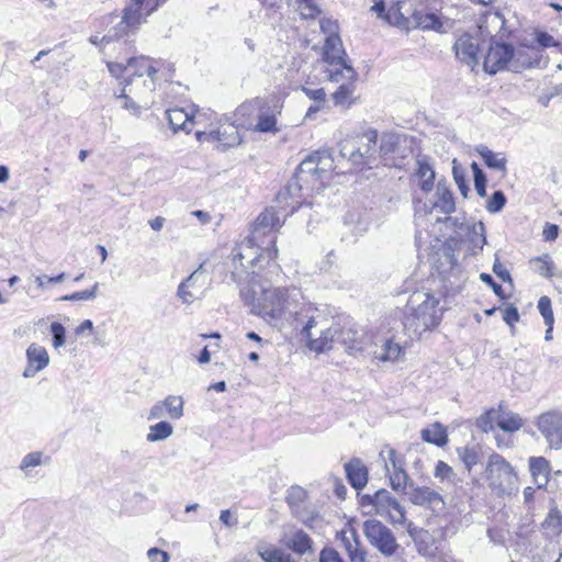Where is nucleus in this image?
Returning a JSON list of instances; mask_svg holds the SVG:
<instances>
[{"label": "nucleus", "instance_id": "obj_1", "mask_svg": "<svg viewBox=\"0 0 562 562\" xmlns=\"http://www.w3.org/2000/svg\"><path fill=\"white\" fill-rule=\"evenodd\" d=\"M292 326L300 331L310 350L319 353L334 348L338 324L329 325L326 311L313 303L303 302L300 310L294 311Z\"/></svg>", "mask_w": 562, "mask_h": 562}, {"label": "nucleus", "instance_id": "obj_2", "mask_svg": "<svg viewBox=\"0 0 562 562\" xmlns=\"http://www.w3.org/2000/svg\"><path fill=\"white\" fill-rule=\"evenodd\" d=\"M263 244L265 241L249 236L235 246L232 251V277L236 282L255 284L263 262L268 265L276 259L278 249L274 247V238L267 241L266 247Z\"/></svg>", "mask_w": 562, "mask_h": 562}, {"label": "nucleus", "instance_id": "obj_3", "mask_svg": "<svg viewBox=\"0 0 562 562\" xmlns=\"http://www.w3.org/2000/svg\"><path fill=\"white\" fill-rule=\"evenodd\" d=\"M439 299L425 291L414 292L406 304L403 326L409 335H422L436 327L441 319Z\"/></svg>", "mask_w": 562, "mask_h": 562}, {"label": "nucleus", "instance_id": "obj_4", "mask_svg": "<svg viewBox=\"0 0 562 562\" xmlns=\"http://www.w3.org/2000/svg\"><path fill=\"white\" fill-rule=\"evenodd\" d=\"M302 297L296 289L262 288L261 294L252 304L251 312L267 321L281 319L289 315L294 319V311H299Z\"/></svg>", "mask_w": 562, "mask_h": 562}, {"label": "nucleus", "instance_id": "obj_5", "mask_svg": "<svg viewBox=\"0 0 562 562\" xmlns=\"http://www.w3.org/2000/svg\"><path fill=\"white\" fill-rule=\"evenodd\" d=\"M234 123L247 131L260 133H278L277 113L261 99H252L241 103L233 114Z\"/></svg>", "mask_w": 562, "mask_h": 562}, {"label": "nucleus", "instance_id": "obj_6", "mask_svg": "<svg viewBox=\"0 0 562 562\" xmlns=\"http://www.w3.org/2000/svg\"><path fill=\"white\" fill-rule=\"evenodd\" d=\"M108 69L115 78L126 77V86H133L138 79L143 80L144 88L151 92L156 88V75L160 68V61L149 57L140 56L128 58L124 64L122 61H108Z\"/></svg>", "mask_w": 562, "mask_h": 562}, {"label": "nucleus", "instance_id": "obj_7", "mask_svg": "<svg viewBox=\"0 0 562 562\" xmlns=\"http://www.w3.org/2000/svg\"><path fill=\"white\" fill-rule=\"evenodd\" d=\"M378 132L368 130L347 137L340 143V155L355 166L373 168L379 166Z\"/></svg>", "mask_w": 562, "mask_h": 562}, {"label": "nucleus", "instance_id": "obj_8", "mask_svg": "<svg viewBox=\"0 0 562 562\" xmlns=\"http://www.w3.org/2000/svg\"><path fill=\"white\" fill-rule=\"evenodd\" d=\"M322 61L325 64L324 72L328 80L350 79L356 76V70L348 61L340 36L325 38Z\"/></svg>", "mask_w": 562, "mask_h": 562}, {"label": "nucleus", "instance_id": "obj_9", "mask_svg": "<svg viewBox=\"0 0 562 562\" xmlns=\"http://www.w3.org/2000/svg\"><path fill=\"white\" fill-rule=\"evenodd\" d=\"M490 488L498 496L512 495L518 490V476L512 464L501 454L492 453L486 463Z\"/></svg>", "mask_w": 562, "mask_h": 562}, {"label": "nucleus", "instance_id": "obj_10", "mask_svg": "<svg viewBox=\"0 0 562 562\" xmlns=\"http://www.w3.org/2000/svg\"><path fill=\"white\" fill-rule=\"evenodd\" d=\"M360 505L363 509L369 508L368 514L387 517L393 524H403L405 521L403 506L386 490H380L373 495H362Z\"/></svg>", "mask_w": 562, "mask_h": 562}, {"label": "nucleus", "instance_id": "obj_11", "mask_svg": "<svg viewBox=\"0 0 562 562\" xmlns=\"http://www.w3.org/2000/svg\"><path fill=\"white\" fill-rule=\"evenodd\" d=\"M238 126L233 122L220 121L217 124H211L204 131H196L195 137L199 142L217 143L220 147L226 149L236 147L241 143V136Z\"/></svg>", "mask_w": 562, "mask_h": 562}, {"label": "nucleus", "instance_id": "obj_12", "mask_svg": "<svg viewBox=\"0 0 562 562\" xmlns=\"http://www.w3.org/2000/svg\"><path fill=\"white\" fill-rule=\"evenodd\" d=\"M363 533L370 544L385 557H392L400 547L393 531L379 520L364 521Z\"/></svg>", "mask_w": 562, "mask_h": 562}, {"label": "nucleus", "instance_id": "obj_13", "mask_svg": "<svg viewBox=\"0 0 562 562\" xmlns=\"http://www.w3.org/2000/svg\"><path fill=\"white\" fill-rule=\"evenodd\" d=\"M514 55L515 53L512 45L490 43L483 61L484 71L490 75H495L507 67L516 69L513 61Z\"/></svg>", "mask_w": 562, "mask_h": 562}, {"label": "nucleus", "instance_id": "obj_14", "mask_svg": "<svg viewBox=\"0 0 562 562\" xmlns=\"http://www.w3.org/2000/svg\"><path fill=\"white\" fill-rule=\"evenodd\" d=\"M166 0H131L130 4L124 9L120 30L136 29L157 7Z\"/></svg>", "mask_w": 562, "mask_h": 562}, {"label": "nucleus", "instance_id": "obj_15", "mask_svg": "<svg viewBox=\"0 0 562 562\" xmlns=\"http://www.w3.org/2000/svg\"><path fill=\"white\" fill-rule=\"evenodd\" d=\"M401 143L402 138L400 135L392 133L382 134L376 153L379 165L398 167L405 158V148L402 147Z\"/></svg>", "mask_w": 562, "mask_h": 562}, {"label": "nucleus", "instance_id": "obj_16", "mask_svg": "<svg viewBox=\"0 0 562 562\" xmlns=\"http://www.w3.org/2000/svg\"><path fill=\"white\" fill-rule=\"evenodd\" d=\"M379 456L384 461L386 472L390 473L392 488L396 492H405L408 485V475L403 468V462L396 458V451L393 448L385 447Z\"/></svg>", "mask_w": 562, "mask_h": 562}, {"label": "nucleus", "instance_id": "obj_17", "mask_svg": "<svg viewBox=\"0 0 562 562\" xmlns=\"http://www.w3.org/2000/svg\"><path fill=\"white\" fill-rule=\"evenodd\" d=\"M539 431L546 437L551 448H562V413L547 412L539 416L537 422Z\"/></svg>", "mask_w": 562, "mask_h": 562}, {"label": "nucleus", "instance_id": "obj_18", "mask_svg": "<svg viewBox=\"0 0 562 562\" xmlns=\"http://www.w3.org/2000/svg\"><path fill=\"white\" fill-rule=\"evenodd\" d=\"M363 330L358 329L352 324L340 326L338 324V334L335 337V344H340L348 353L357 355L364 350L367 341Z\"/></svg>", "mask_w": 562, "mask_h": 562}, {"label": "nucleus", "instance_id": "obj_19", "mask_svg": "<svg viewBox=\"0 0 562 562\" xmlns=\"http://www.w3.org/2000/svg\"><path fill=\"white\" fill-rule=\"evenodd\" d=\"M282 226V222L274 209H267L261 212L255 223L250 236L260 241L262 237H268V241L273 237V233Z\"/></svg>", "mask_w": 562, "mask_h": 562}, {"label": "nucleus", "instance_id": "obj_20", "mask_svg": "<svg viewBox=\"0 0 562 562\" xmlns=\"http://www.w3.org/2000/svg\"><path fill=\"white\" fill-rule=\"evenodd\" d=\"M204 284L205 277L199 268L179 284L177 295L182 303L189 305L204 295Z\"/></svg>", "mask_w": 562, "mask_h": 562}, {"label": "nucleus", "instance_id": "obj_21", "mask_svg": "<svg viewBox=\"0 0 562 562\" xmlns=\"http://www.w3.org/2000/svg\"><path fill=\"white\" fill-rule=\"evenodd\" d=\"M25 357L26 366L22 373L25 379L34 378L50 362V358L46 348L35 342L31 344L26 348Z\"/></svg>", "mask_w": 562, "mask_h": 562}, {"label": "nucleus", "instance_id": "obj_22", "mask_svg": "<svg viewBox=\"0 0 562 562\" xmlns=\"http://www.w3.org/2000/svg\"><path fill=\"white\" fill-rule=\"evenodd\" d=\"M338 538L351 562H367V551L352 527L342 529Z\"/></svg>", "mask_w": 562, "mask_h": 562}, {"label": "nucleus", "instance_id": "obj_23", "mask_svg": "<svg viewBox=\"0 0 562 562\" xmlns=\"http://www.w3.org/2000/svg\"><path fill=\"white\" fill-rule=\"evenodd\" d=\"M409 499L413 504L431 509L439 514L445 509L442 496L435 490L427 486H418L412 490Z\"/></svg>", "mask_w": 562, "mask_h": 562}, {"label": "nucleus", "instance_id": "obj_24", "mask_svg": "<svg viewBox=\"0 0 562 562\" xmlns=\"http://www.w3.org/2000/svg\"><path fill=\"white\" fill-rule=\"evenodd\" d=\"M479 40L470 34H462L454 43L456 56L472 68L479 64Z\"/></svg>", "mask_w": 562, "mask_h": 562}, {"label": "nucleus", "instance_id": "obj_25", "mask_svg": "<svg viewBox=\"0 0 562 562\" xmlns=\"http://www.w3.org/2000/svg\"><path fill=\"white\" fill-rule=\"evenodd\" d=\"M170 127L175 131H184L190 133L192 126L200 124L204 114L200 112L189 113L181 108L170 109L166 112Z\"/></svg>", "mask_w": 562, "mask_h": 562}, {"label": "nucleus", "instance_id": "obj_26", "mask_svg": "<svg viewBox=\"0 0 562 562\" xmlns=\"http://www.w3.org/2000/svg\"><path fill=\"white\" fill-rule=\"evenodd\" d=\"M318 159L315 153L306 157L297 167L295 183L302 188L303 184H311L312 189L317 190L318 186Z\"/></svg>", "mask_w": 562, "mask_h": 562}, {"label": "nucleus", "instance_id": "obj_27", "mask_svg": "<svg viewBox=\"0 0 562 562\" xmlns=\"http://www.w3.org/2000/svg\"><path fill=\"white\" fill-rule=\"evenodd\" d=\"M358 74L353 78H340L338 80H330L331 82L339 83L337 90L331 94L333 101L336 106L348 109L356 100V81Z\"/></svg>", "mask_w": 562, "mask_h": 562}, {"label": "nucleus", "instance_id": "obj_28", "mask_svg": "<svg viewBox=\"0 0 562 562\" xmlns=\"http://www.w3.org/2000/svg\"><path fill=\"white\" fill-rule=\"evenodd\" d=\"M282 542L288 549L300 557L314 552L312 538L301 529L284 535Z\"/></svg>", "mask_w": 562, "mask_h": 562}, {"label": "nucleus", "instance_id": "obj_29", "mask_svg": "<svg viewBox=\"0 0 562 562\" xmlns=\"http://www.w3.org/2000/svg\"><path fill=\"white\" fill-rule=\"evenodd\" d=\"M431 209L442 214H451L456 210V203L452 192L445 182L439 181L436 187L434 200H431Z\"/></svg>", "mask_w": 562, "mask_h": 562}, {"label": "nucleus", "instance_id": "obj_30", "mask_svg": "<svg viewBox=\"0 0 562 562\" xmlns=\"http://www.w3.org/2000/svg\"><path fill=\"white\" fill-rule=\"evenodd\" d=\"M347 477L356 490H361L368 483V469L360 459H351L345 465Z\"/></svg>", "mask_w": 562, "mask_h": 562}, {"label": "nucleus", "instance_id": "obj_31", "mask_svg": "<svg viewBox=\"0 0 562 562\" xmlns=\"http://www.w3.org/2000/svg\"><path fill=\"white\" fill-rule=\"evenodd\" d=\"M529 471L538 488H544L549 483L550 463L543 457H531L529 459Z\"/></svg>", "mask_w": 562, "mask_h": 562}, {"label": "nucleus", "instance_id": "obj_32", "mask_svg": "<svg viewBox=\"0 0 562 562\" xmlns=\"http://www.w3.org/2000/svg\"><path fill=\"white\" fill-rule=\"evenodd\" d=\"M409 29L434 30L442 32L443 24L435 13L415 11L409 16Z\"/></svg>", "mask_w": 562, "mask_h": 562}, {"label": "nucleus", "instance_id": "obj_33", "mask_svg": "<svg viewBox=\"0 0 562 562\" xmlns=\"http://www.w3.org/2000/svg\"><path fill=\"white\" fill-rule=\"evenodd\" d=\"M256 550L265 562H299L291 553L273 544L260 543Z\"/></svg>", "mask_w": 562, "mask_h": 562}, {"label": "nucleus", "instance_id": "obj_34", "mask_svg": "<svg viewBox=\"0 0 562 562\" xmlns=\"http://www.w3.org/2000/svg\"><path fill=\"white\" fill-rule=\"evenodd\" d=\"M495 422L497 427L505 432H516L524 426V419L519 414L503 409L501 406L496 413Z\"/></svg>", "mask_w": 562, "mask_h": 562}, {"label": "nucleus", "instance_id": "obj_35", "mask_svg": "<svg viewBox=\"0 0 562 562\" xmlns=\"http://www.w3.org/2000/svg\"><path fill=\"white\" fill-rule=\"evenodd\" d=\"M315 158L318 160V186L317 190L322 189L326 181L330 179L334 171V158L328 150L315 151Z\"/></svg>", "mask_w": 562, "mask_h": 562}, {"label": "nucleus", "instance_id": "obj_36", "mask_svg": "<svg viewBox=\"0 0 562 562\" xmlns=\"http://www.w3.org/2000/svg\"><path fill=\"white\" fill-rule=\"evenodd\" d=\"M504 25V19L499 13H492L484 16L477 26V33L485 43L486 38H492L493 33L499 31Z\"/></svg>", "mask_w": 562, "mask_h": 562}, {"label": "nucleus", "instance_id": "obj_37", "mask_svg": "<svg viewBox=\"0 0 562 562\" xmlns=\"http://www.w3.org/2000/svg\"><path fill=\"white\" fill-rule=\"evenodd\" d=\"M422 439L426 442L442 447L448 441V436L443 426L439 423L430 425L422 430Z\"/></svg>", "mask_w": 562, "mask_h": 562}, {"label": "nucleus", "instance_id": "obj_38", "mask_svg": "<svg viewBox=\"0 0 562 562\" xmlns=\"http://www.w3.org/2000/svg\"><path fill=\"white\" fill-rule=\"evenodd\" d=\"M374 358L382 362H394L396 361L401 353L402 347L394 342L392 339H385L380 348V350H374Z\"/></svg>", "mask_w": 562, "mask_h": 562}, {"label": "nucleus", "instance_id": "obj_39", "mask_svg": "<svg viewBox=\"0 0 562 562\" xmlns=\"http://www.w3.org/2000/svg\"><path fill=\"white\" fill-rule=\"evenodd\" d=\"M542 528L548 537H557L562 531V514L557 507H552L544 521L542 522Z\"/></svg>", "mask_w": 562, "mask_h": 562}, {"label": "nucleus", "instance_id": "obj_40", "mask_svg": "<svg viewBox=\"0 0 562 562\" xmlns=\"http://www.w3.org/2000/svg\"><path fill=\"white\" fill-rule=\"evenodd\" d=\"M416 176L419 179V187L424 192H429L434 188L435 171L428 161L419 159Z\"/></svg>", "mask_w": 562, "mask_h": 562}, {"label": "nucleus", "instance_id": "obj_41", "mask_svg": "<svg viewBox=\"0 0 562 562\" xmlns=\"http://www.w3.org/2000/svg\"><path fill=\"white\" fill-rule=\"evenodd\" d=\"M476 151L488 168L506 171V158L502 154H495L484 145L476 147Z\"/></svg>", "mask_w": 562, "mask_h": 562}, {"label": "nucleus", "instance_id": "obj_42", "mask_svg": "<svg viewBox=\"0 0 562 562\" xmlns=\"http://www.w3.org/2000/svg\"><path fill=\"white\" fill-rule=\"evenodd\" d=\"M384 21L391 25L409 30V16H405L402 12V1L395 2L386 10Z\"/></svg>", "mask_w": 562, "mask_h": 562}, {"label": "nucleus", "instance_id": "obj_43", "mask_svg": "<svg viewBox=\"0 0 562 562\" xmlns=\"http://www.w3.org/2000/svg\"><path fill=\"white\" fill-rule=\"evenodd\" d=\"M442 258H443V262H440L436 267V269H437L438 273L443 279L449 280L450 277L456 276L460 271V268L457 263V260L454 259V257L452 255L451 249H445Z\"/></svg>", "mask_w": 562, "mask_h": 562}, {"label": "nucleus", "instance_id": "obj_44", "mask_svg": "<svg viewBox=\"0 0 562 562\" xmlns=\"http://www.w3.org/2000/svg\"><path fill=\"white\" fill-rule=\"evenodd\" d=\"M173 432V427L171 424L165 420H160L159 423L151 425L148 429V434L146 436L147 441L156 442L161 441L169 438Z\"/></svg>", "mask_w": 562, "mask_h": 562}, {"label": "nucleus", "instance_id": "obj_45", "mask_svg": "<svg viewBox=\"0 0 562 562\" xmlns=\"http://www.w3.org/2000/svg\"><path fill=\"white\" fill-rule=\"evenodd\" d=\"M470 250L472 255L481 251L486 244L485 228L482 222L474 224L470 232Z\"/></svg>", "mask_w": 562, "mask_h": 562}, {"label": "nucleus", "instance_id": "obj_46", "mask_svg": "<svg viewBox=\"0 0 562 562\" xmlns=\"http://www.w3.org/2000/svg\"><path fill=\"white\" fill-rule=\"evenodd\" d=\"M161 402L171 419H180L183 416V400L181 396L169 395Z\"/></svg>", "mask_w": 562, "mask_h": 562}, {"label": "nucleus", "instance_id": "obj_47", "mask_svg": "<svg viewBox=\"0 0 562 562\" xmlns=\"http://www.w3.org/2000/svg\"><path fill=\"white\" fill-rule=\"evenodd\" d=\"M532 269L544 278L553 276V261L548 254L533 258L531 261Z\"/></svg>", "mask_w": 562, "mask_h": 562}, {"label": "nucleus", "instance_id": "obj_48", "mask_svg": "<svg viewBox=\"0 0 562 562\" xmlns=\"http://www.w3.org/2000/svg\"><path fill=\"white\" fill-rule=\"evenodd\" d=\"M434 475L436 479L453 483L456 473L453 469L443 461H438L435 468Z\"/></svg>", "mask_w": 562, "mask_h": 562}, {"label": "nucleus", "instance_id": "obj_49", "mask_svg": "<svg viewBox=\"0 0 562 562\" xmlns=\"http://www.w3.org/2000/svg\"><path fill=\"white\" fill-rule=\"evenodd\" d=\"M50 333L53 335L52 345L55 349H58L66 344V329L60 323H52Z\"/></svg>", "mask_w": 562, "mask_h": 562}, {"label": "nucleus", "instance_id": "obj_50", "mask_svg": "<svg viewBox=\"0 0 562 562\" xmlns=\"http://www.w3.org/2000/svg\"><path fill=\"white\" fill-rule=\"evenodd\" d=\"M538 310L540 314L542 315L546 325L552 326L554 318H553V312L551 307V300L548 296H541L538 301Z\"/></svg>", "mask_w": 562, "mask_h": 562}, {"label": "nucleus", "instance_id": "obj_51", "mask_svg": "<svg viewBox=\"0 0 562 562\" xmlns=\"http://www.w3.org/2000/svg\"><path fill=\"white\" fill-rule=\"evenodd\" d=\"M458 453L465 468L470 471L479 462V454L474 448H461L458 449Z\"/></svg>", "mask_w": 562, "mask_h": 562}, {"label": "nucleus", "instance_id": "obj_52", "mask_svg": "<svg viewBox=\"0 0 562 562\" xmlns=\"http://www.w3.org/2000/svg\"><path fill=\"white\" fill-rule=\"evenodd\" d=\"M42 458L43 453L40 451L27 453L23 457L20 469L25 473V475H29V469L41 465Z\"/></svg>", "mask_w": 562, "mask_h": 562}, {"label": "nucleus", "instance_id": "obj_53", "mask_svg": "<svg viewBox=\"0 0 562 562\" xmlns=\"http://www.w3.org/2000/svg\"><path fill=\"white\" fill-rule=\"evenodd\" d=\"M305 498L306 491L301 486H292L288 491L286 502L291 507L299 506L301 503L305 501Z\"/></svg>", "mask_w": 562, "mask_h": 562}, {"label": "nucleus", "instance_id": "obj_54", "mask_svg": "<svg viewBox=\"0 0 562 562\" xmlns=\"http://www.w3.org/2000/svg\"><path fill=\"white\" fill-rule=\"evenodd\" d=\"M299 10L304 19H313L319 14V9L314 0H299Z\"/></svg>", "mask_w": 562, "mask_h": 562}, {"label": "nucleus", "instance_id": "obj_55", "mask_svg": "<svg viewBox=\"0 0 562 562\" xmlns=\"http://www.w3.org/2000/svg\"><path fill=\"white\" fill-rule=\"evenodd\" d=\"M497 411H490L481 415L476 420V426L484 432H488L494 429V420Z\"/></svg>", "mask_w": 562, "mask_h": 562}, {"label": "nucleus", "instance_id": "obj_56", "mask_svg": "<svg viewBox=\"0 0 562 562\" xmlns=\"http://www.w3.org/2000/svg\"><path fill=\"white\" fill-rule=\"evenodd\" d=\"M505 203V194L502 191H495L492 198L487 201L486 209L491 213H497L504 207Z\"/></svg>", "mask_w": 562, "mask_h": 562}, {"label": "nucleus", "instance_id": "obj_57", "mask_svg": "<svg viewBox=\"0 0 562 562\" xmlns=\"http://www.w3.org/2000/svg\"><path fill=\"white\" fill-rule=\"evenodd\" d=\"M319 27L322 33L326 35V37L339 36L338 34V24L336 21L327 18H323L319 21Z\"/></svg>", "mask_w": 562, "mask_h": 562}, {"label": "nucleus", "instance_id": "obj_58", "mask_svg": "<svg viewBox=\"0 0 562 562\" xmlns=\"http://www.w3.org/2000/svg\"><path fill=\"white\" fill-rule=\"evenodd\" d=\"M452 173H453L456 183L458 184L462 194L465 196L469 188L465 182V177H464L463 170L457 166L456 159L453 160Z\"/></svg>", "mask_w": 562, "mask_h": 562}, {"label": "nucleus", "instance_id": "obj_59", "mask_svg": "<svg viewBox=\"0 0 562 562\" xmlns=\"http://www.w3.org/2000/svg\"><path fill=\"white\" fill-rule=\"evenodd\" d=\"M117 99L123 100V108L131 112L133 115H139L140 113V105L137 104L135 101H133L128 94L125 92V88L123 89L122 93L117 95Z\"/></svg>", "mask_w": 562, "mask_h": 562}, {"label": "nucleus", "instance_id": "obj_60", "mask_svg": "<svg viewBox=\"0 0 562 562\" xmlns=\"http://www.w3.org/2000/svg\"><path fill=\"white\" fill-rule=\"evenodd\" d=\"M319 562H345L338 551L333 548H324L319 553Z\"/></svg>", "mask_w": 562, "mask_h": 562}, {"label": "nucleus", "instance_id": "obj_61", "mask_svg": "<svg viewBox=\"0 0 562 562\" xmlns=\"http://www.w3.org/2000/svg\"><path fill=\"white\" fill-rule=\"evenodd\" d=\"M302 91L305 93V95L307 98H310L311 100H314L317 103H323L325 101L326 92L323 88L311 89V88L303 87Z\"/></svg>", "mask_w": 562, "mask_h": 562}, {"label": "nucleus", "instance_id": "obj_62", "mask_svg": "<svg viewBox=\"0 0 562 562\" xmlns=\"http://www.w3.org/2000/svg\"><path fill=\"white\" fill-rule=\"evenodd\" d=\"M536 41L542 47H555L558 46V42L553 38L552 35L546 32H537Z\"/></svg>", "mask_w": 562, "mask_h": 562}, {"label": "nucleus", "instance_id": "obj_63", "mask_svg": "<svg viewBox=\"0 0 562 562\" xmlns=\"http://www.w3.org/2000/svg\"><path fill=\"white\" fill-rule=\"evenodd\" d=\"M147 557L150 562H168L169 555L166 551H162L157 548H151L147 552Z\"/></svg>", "mask_w": 562, "mask_h": 562}, {"label": "nucleus", "instance_id": "obj_64", "mask_svg": "<svg viewBox=\"0 0 562 562\" xmlns=\"http://www.w3.org/2000/svg\"><path fill=\"white\" fill-rule=\"evenodd\" d=\"M493 272L501 278L504 282H512L510 273L504 266L499 262L498 258H496L493 265Z\"/></svg>", "mask_w": 562, "mask_h": 562}]
</instances>
